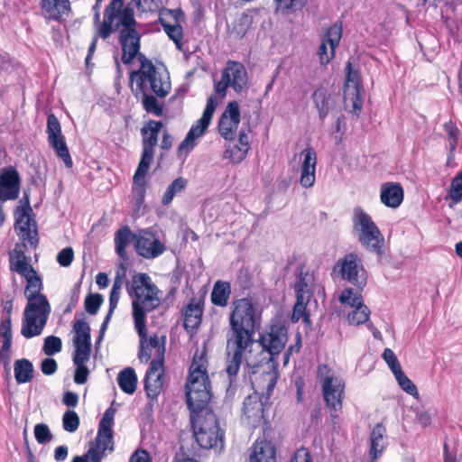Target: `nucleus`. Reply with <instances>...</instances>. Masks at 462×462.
Masks as SVG:
<instances>
[{
	"mask_svg": "<svg viewBox=\"0 0 462 462\" xmlns=\"http://www.w3.org/2000/svg\"><path fill=\"white\" fill-rule=\"evenodd\" d=\"M312 99L319 112V118L323 121L332 106L331 96L326 88H319L314 91Z\"/></svg>",
	"mask_w": 462,
	"mask_h": 462,
	"instance_id": "35",
	"label": "nucleus"
},
{
	"mask_svg": "<svg viewBox=\"0 0 462 462\" xmlns=\"http://www.w3.org/2000/svg\"><path fill=\"white\" fill-rule=\"evenodd\" d=\"M162 341L158 337L157 335H153L147 338L146 345L152 349L156 350V357L154 360H160L161 363L164 362V353H165V337H162Z\"/></svg>",
	"mask_w": 462,
	"mask_h": 462,
	"instance_id": "52",
	"label": "nucleus"
},
{
	"mask_svg": "<svg viewBox=\"0 0 462 462\" xmlns=\"http://www.w3.org/2000/svg\"><path fill=\"white\" fill-rule=\"evenodd\" d=\"M317 377L321 386L326 407L329 410L333 423L337 424L343 406L345 382L327 365H319Z\"/></svg>",
	"mask_w": 462,
	"mask_h": 462,
	"instance_id": "7",
	"label": "nucleus"
},
{
	"mask_svg": "<svg viewBox=\"0 0 462 462\" xmlns=\"http://www.w3.org/2000/svg\"><path fill=\"white\" fill-rule=\"evenodd\" d=\"M247 152L237 143L229 144L224 152V157L232 163H240L246 156Z\"/></svg>",
	"mask_w": 462,
	"mask_h": 462,
	"instance_id": "50",
	"label": "nucleus"
},
{
	"mask_svg": "<svg viewBox=\"0 0 462 462\" xmlns=\"http://www.w3.org/2000/svg\"><path fill=\"white\" fill-rule=\"evenodd\" d=\"M162 27L169 38L174 42L179 49H180V43L183 37L182 27L179 23H162Z\"/></svg>",
	"mask_w": 462,
	"mask_h": 462,
	"instance_id": "54",
	"label": "nucleus"
},
{
	"mask_svg": "<svg viewBox=\"0 0 462 462\" xmlns=\"http://www.w3.org/2000/svg\"><path fill=\"white\" fill-rule=\"evenodd\" d=\"M300 183L302 187L311 188L316 180L317 152L312 147H307L300 152Z\"/></svg>",
	"mask_w": 462,
	"mask_h": 462,
	"instance_id": "23",
	"label": "nucleus"
},
{
	"mask_svg": "<svg viewBox=\"0 0 462 462\" xmlns=\"http://www.w3.org/2000/svg\"><path fill=\"white\" fill-rule=\"evenodd\" d=\"M120 42L122 45V62L124 64H131L135 57L141 54L140 50V34L136 29H122L120 32Z\"/></svg>",
	"mask_w": 462,
	"mask_h": 462,
	"instance_id": "24",
	"label": "nucleus"
},
{
	"mask_svg": "<svg viewBox=\"0 0 462 462\" xmlns=\"http://www.w3.org/2000/svg\"><path fill=\"white\" fill-rule=\"evenodd\" d=\"M162 123L160 121L150 120L142 129V154L139 164L142 167L150 166L153 161L155 146L158 143V136Z\"/></svg>",
	"mask_w": 462,
	"mask_h": 462,
	"instance_id": "17",
	"label": "nucleus"
},
{
	"mask_svg": "<svg viewBox=\"0 0 462 462\" xmlns=\"http://www.w3.org/2000/svg\"><path fill=\"white\" fill-rule=\"evenodd\" d=\"M73 364L88 363L91 353V345H74Z\"/></svg>",
	"mask_w": 462,
	"mask_h": 462,
	"instance_id": "56",
	"label": "nucleus"
},
{
	"mask_svg": "<svg viewBox=\"0 0 462 462\" xmlns=\"http://www.w3.org/2000/svg\"><path fill=\"white\" fill-rule=\"evenodd\" d=\"M346 77L344 86V106L345 109L355 115L359 116L363 107V99L360 96L361 80L357 70L353 69L350 61L347 62Z\"/></svg>",
	"mask_w": 462,
	"mask_h": 462,
	"instance_id": "14",
	"label": "nucleus"
},
{
	"mask_svg": "<svg viewBox=\"0 0 462 462\" xmlns=\"http://www.w3.org/2000/svg\"><path fill=\"white\" fill-rule=\"evenodd\" d=\"M34 437L39 444H45L52 439V434L47 424L39 423L34 426Z\"/></svg>",
	"mask_w": 462,
	"mask_h": 462,
	"instance_id": "58",
	"label": "nucleus"
},
{
	"mask_svg": "<svg viewBox=\"0 0 462 462\" xmlns=\"http://www.w3.org/2000/svg\"><path fill=\"white\" fill-rule=\"evenodd\" d=\"M42 12L45 19L64 21L71 12L69 0H42Z\"/></svg>",
	"mask_w": 462,
	"mask_h": 462,
	"instance_id": "27",
	"label": "nucleus"
},
{
	"mask_svg": "<svg viewBox=\"0 0 462 462\" xmlns=\"http://www.w3.org/2000/svg\"><path fill=\"white\" fill-rule=\"evenodd\" d=\"M339 300L345 306L353 308L363 303V297L359 291L352 288H346L341 291Z\"/></svg>",
	"mask_w": 462,
	"mask_h": 462,
	"instance_id": "48",
	"label": "nucleus"
},
{
	"mask_svg": "<svg viewBox=\"0 0 462 462\" xmlns=\"http://www.w3.org/2000/svg\"><path fill=\"white\" fill-rule=\"evenodd\" d=\"M141 93L143 94L142 104L143 109L149 114L161 116L163 113V104L160 103L152 95L146 94L145 91Z\"/></svg>",
	"mask_w": 462,
	"mask_h": 462,
	"instance_id": "46",
	"label": "nucleus"
},
{
	"mask_svg": "<svg viewBox=\"0 0 462 462\" xmlns=\"http://www.w3.org/2000/svg\"><path fill=\"white\" fill-rule=\"evenodd\" d=\"M310 300V297L303 296L302 294L296 296V302L291 315V321L293 323L302 319L305 324H310V313L307 311V305Z\"/></svg>",
	"mask_w": 462,
	"mask_h": 462,
	"instance_id": "41",
	"label": "nucleus"
},
{
	"mask_svg": "<svg viewBox=\"0 0 462 462\" xmlns=\"http://www.w3.org/2000/svg\"><path fill=\"white\" fill-rule=\"evenodd\" d=\"M226 333V367L230 385L236 380L241 365H255L253 356L255 340L254 335L261 323V311L248 298L232 302Z\"/></svg>",
	"mask_w": 462,
	"mask_h": 462,
	"instance_id": "1",
	"label": "nucleus"
},
{
	"mask_svg": "<svg viewBox=\"0 0 462 462\" xmlns=\"http://www.w3.org/2000/svg\"><path fill=\"white\" fill-rule=\"evenodd\" d=\"M186 186L187 180L184 178L179 177L175 179L166 189L162 199V204L163 206H168L169 204H171L173 198L177 194L182 192L185 189Z\"/></svg>",
	"mask_w": 462,
	"mask_h": 462,
	"instance_id": "44",
	"label": "nucleus"
},
{
	"mask_svg": "<svg viewBox=\"0 0 462 462\" xmlns=\"http://www.w3.org/2000/svg\"><path fill=\"white\" fill-rule=\"evenodd\" d=\"M116 409L109 407L106 410L98 424L97 437L90 442L89 448L82 456H75L71 462H101L106 457V451L115 449L113 440V425Z\"/></svg>",
	"mask_w": 462,
	"mask_h": 462,
	"instance_id": "9",
	"label": "nucleus"
},
{
	"mask_svg": "<svg viewBox=\"0 0 462 462\" xmlns=\"http://www.w3.org/2000/svg\"><path fill=\"white\" fill-rule=\"evenodd\" d=\"M403 189L400 183L385 182L381 185L380 199L388 208H398L403 200Z\"/></svg>",
	"mask_w": 462,
	"mask_h": 462,
	"instance_id": "28",
	"label": "nucleus"
},
{
	"mask_svg": "<svg viewBox=\"0 0 462 462\" xmlns=\"http://www.w3.org/2000/svg\"><path fill=\"white\" fill-rule=\"evenodd\" d=\"M102 302L103 297L101 294H89L85 299V310L88 314L95 315L97 313Z\"/></svg>",
	"mask_w": 462,
	"mask_h": 462,
	"instance_id": "57",
	"label": "nucleus"
},
{
	"mask_svg": "<svg viewBox=\"0 0 462 462\" xmlns=\"http://www.w3.org/2000/svg\"><path fill=\"white\" fill-rule=\"evenodd\" d=\"M0 330V364H3L6 371L10 370L11 346H12V329L10 322L6 320Z\"/></svg>",
	"mask_w": 462,
	"mask_h": 462,
	"instance_id": "31",
	"label": "nucleus"
},
{
	"mask_svg": "<svg viewBox=\"0 0 462 462\" xmlns=\"http://www.w3.org/2000/svg\"><path fill=\"white\" fill-rule=\"evenodd\" d=\"M87 363L74 364L76 366L74 374V382L77 384H83L88 381L89 370L86 365Z\"/></svg>",
	"mask_w": 462,
	"mask_h": 462,
	"instance_id": "64",
	"label": "nucleus"
},
{
	"mask_svg": "<svg viewBox=\"0 0 462 462\" xmlns=\"http://www.w3.org/2000/svg\"><path fill=\"white\" fill-rule=\"evenodd\" d=\"M150 169V166H143L138 164L133 179L132 193L135 206L140 208L144 201L146 193V180L145 176Z\"/></svg>",
	"mask_w": 462,
	"mask_h": 462,
	"instance_id": "30",
	"label": "nucleus"
},
{
	"mask_svg": "<svg viewBox=\"0 0 462 462\" xmlns=\"http://www.w3.org/2000/svg\"><path fill=\"white\" fill-rule=\"evenodd\" d=\"M46 133L49 144L54 149L57 156L63 161L67 168H71L73 162L66 144L65 137L61 134L60 124L53 114L49 115L47 117Z\"/></svg>",
	"mask_w": 462,
	"mask_h": 462,
	"instance_id": "16",
	"label": "nucleus"
},
{
	"mask_svg": "<svg viewBox=\"0 0 462 462\" xmlns=\"http://www.w3.org/2000/svg\"><path fill=\"white\" fill-rule=\"evenodd\" d=\"M217 105L216 96H210L208 98L202 116L191 126L185 139L179 145L180 152L184 149L190 150L194 147L195 140L200 137L208 127Z\"/></svg>",
	"mask_w": 462,
	"mask_h": 462,
	"instance_id": "18",
	"label": "nucleus"
},
{
	"mask_svg": "<svg viewBox=\"0 0 462 462\" xmlns=\"http://www.w3.org/2000/svg\"><path fill=\"white\" fill-rule=\"evenodd\" d=\"M449 197L456 203L462 199V171L452 180Z\"/></svg>",
	"mask_w": 462,
	"mask_h": 462,
	"instance_id": "60",
	"label": "nucleus"
},
{
	"mask_svg": "<svg viewBox=\"0 0 462 462\" xmlns=\"http://www.w3.org/2000/svg\"><path fill=\"white\" fill-rule=\"evenodd\" d=\"M444 129L447 133V146L450 153H453L457 146L459 130L452 121L447 122L444 125Z\"/></svg>",
	"mask_w": 462,
	"mask_h": 462,
	"instance_id": "49",
	"label": "nucleus"
},
{
	"mask_svg": "<svg viewBox=\"0 0 462 462\" xmlns=\"http://www.w3.org/2000/svg\"><path fill=\"white\" fill-rule=\"evenodd\" d=\"M196 441L205 449L223 448L224 431L219 426L216 414L210 410L190 414Z\"/></svg>",
	"mask_w": 462,
	"mask_h": 462,
	"instance_id": "8",
	"label": "nucleus"
},
{
	"mask_svg": "<svg viewBox=\"0 0 462 462\" xmlns=\"http://www.w3.org/2000/svg\"><path fill=\"white\" fill-rule=\"evenodd\" d=\"M137 334L140 337V347L138 351V358L142 362L147 363L152 356V348L147 343V329H146V322L143 323V329L140 330L138 327H134Z\"/></svg>",
	"mask_w": 462,
	"mask_h": 462,
	"instance_id": "47",
	"label": "nucleus"
},
{
	"mask_svg": "<svg viewBox=\"0 0 462 462\" xmlns=\"http://www.w3.org/2000/svg\"><path fill=\"white\" fill-rule=\"evenodd\" d=\"M383 358L388 365L389 368L393 374H396L399 371H402L401 365L394 352L390 348H385L383 353Z\"/></svg>",
	"mask_w": 462,
	"mask_h": 462,
	"instance_id": "61",
	"label": "nucleus"
},
{
	"mask_svg": "<svg viewBox=\"0 0 462 462\" xmlns=\"http://www.w3.org/2000/svg\"><path fill=\"white\" fill-rule=\"evenodd\" d=\"M352 223L359 243L368 251L382 254L384 238L372 217L360 207L354 208Z\"/></svg>",
	"mask_w": 462,
	"mask_h": 462,
	"instance_id": "10",
	"label": "nucleus"
},
{
	"mask_svg": "<svg viewBox=\"0 0 462 462\" xmlns=\"http://www.w3.org/2000/svg\"><path fill=\"white\" fill-rule=\"evenodd\" d=\"M239 123V105L236 101L229 102L218 122L220 134L226 140H233Z\"/></svg>",
	"mask_w": 462,
	"mask_h": 462,
	"instance_id": "21",
	"label": "nucleus"
},
{
	"mask_svg": "<svg viewBox=\"0 0 462 462\" xmlns=\"http://www.w3.org/2000/svg\"><path fill=\"white\" fill-rule=\"evenodd\" d=\"M24 278L27 282L24 290L27 304L23 312L21 334L25 338H32L42 334L51 313V305L47 297L41 293L42 282L36 271Z\"/></svg>",
	"mask_w": 462,
	"mask_h": 462,
	"instance_id": "2",
	"label": "nucleus"
},
{
	"mask_svg": "<svg viewBox=\"0 0 462 462\" xmlns=\"http://www.w3.org/2000/svg\"><path fill=\"white\" fill-rule=\"evenodd\" d=\"M163 363L152 360L144 377V390L149 398H156L162 388Z\"/></svg>",
	"mask_w": 462,
	"mask_h": 462,
	"instance_id": "25",
	"label": "nucleus"
},
{
	"mask_svg": "<svg viewBox=\"0 0 462 462\" xmlns=\"http://www.w3.org/2000/svg\"><path fill=\"white\" fill-rule=\"evenodd\" d=\"M277 5V10L282 11L283 13H292L300 10L304 5L303 0H275Z\"/></svg>",
	"mask_w": 462,
	"mask_h": 462,
	"instance_id": "59",
	"label": "nucleus"
},
{
	"mask_svg": "<svg viewBox=\"0 0 462 462\" xmlns=\"http://www.w3.org/2000/svg\"><path fill=\"white\" fill-rule=\"evenodd\" d=\"M14 378L17 383H26L32 380L34 369L32 362L26 358L18 359L14 364Z\"/></svg>",
	"mask_w": 462,
	"mask_h": 462,
	"instance_id": "37",
	"label": "nucleus"
},
{
	"mask_svg": "<svg viewBox=\"0 0 462 462\" xmlns=\"http://www.w3.org/2000/svg\"><path fill=\"white\" fill-rule=\"evenodd\" d=\"M79 426V417L76 411L68 410L62 416V427L68 432H75Z\"/></svg>",
	"mask_w": 462,
	"mask_h": 462,
	"instance_id": "51",
	"label": "nucleus"
},
{
	"mask_svg": "<svg viewBox=\"0 0 462 462\" xmlns=\"http://www.w3.org/2000/svg\"><path fill=\"white\" fill-rule=\"evenodd\" d=\"M263 379L267 383L265 393L261 395L257 391H254L243 402V414L247 419V422L253 425L259 423L263 419L264 411L263 397L267 401L276 384V374L274 372L264 373Z\"/></svg>",
	"mask_w": 462,
	"mask_h": 462,
	"instance_id": "11",
	"label": "nucleus"
},
{
	"mask_svg": "<svg viewBox=\"0 0 462 462\" xmlns=\"http://www.w3.org/2000/svg\"><path fill=\"white\" fill-rule=\"evenodd\" d=\"M10 270L23 277H27L34 271L23 252H17L15 255L10 256Z\"/></svg>",
	"mask_w": 462,
	"mask_h": 462,
	"instance_id": "39",
	"label": "nucleus"
},
{
	"mask_svg": "<svg viewBox=\"0 0 462 462\" xmlns=\"http://www.w3.org/2000/svg\"><path fill=\"white\" fill-rule=\"evenodd\" d=\"M287 340V328L280 322L271 325L266 331L260 334L255 343H258L261 350L258 355L253 354L256 361L255 365H245V367L248 368V374H256V369L263 363L273 362L274 357L284 349Z\"/></svg>",
	"mask_w": 462,
	"mask_h": 462,
	"instance_id": "6",
	"label": "nucleus"
},
{
	"mask_svg": "<svg viewBox=\"0 0 462 462\" xmlns=\"http://www.w3.org/2000/svg\"><path fill=\"white\" fill-rule=\"evenodd\" d=\"M138 60L140 69L130 73V86L136 81V88L140 92L150 88L157 97H165L171 91L169 73L156 68L143 54H140Z\"/></svg>",
	"mask_w": 462,
	"mask_h": 462,
	"instance_id": "5",
	"label": "nucleus"
},
{
	"mask_svg": "<svg viewBox=\"0 0 462 462\" xmlns=\"http://www.w3.org/2000/svg\"><path fill=\"white\" fill-rule=\"evenodd\" d=\"M20 177L18 171L12 167L4 168L0 172V200L7 201L18 198Z\"/></svg>",
	"mask_w": 462,
	"mask_h": 462,
	"instance_id": "22",
	"label": "nucleus"
},
{
	"mask_svg": "<svg viewBox=\"0 0 462 462\" xmlns=\"http://www.w3.org/2000/svg\"><path fill=\"white\" fill-rule=\"evenodd\" d=\"M30 206L18 207L15 211V231L17 236L31 247L35 248L39 243L37 224L32 217Z\"/></svg>",
	"mask_w": 462,
	"mask_h": 462,
	"instance_id": "15",
	"label": "nucleus"
},
{
	"mask_svg": "<svg viewBox=\"0 0 462 462\" xmlns=\"http://www.w3.org/2000/svg\"><path fill=\"white\" fill-rule=\"evenodd\" d=\"M117 383L124 393L133 394L137 385V376L134 370L131 367L122 370L117 376Z\"/></svg>",
	"mask_w": 462,
	"mask_h": 462,
	"instance_id": "38",
	"label": "nucleus"
},
{
	"mask_svg": "<svg viewBox=\"0 0 462 462\" xmlns=\"http://www.w3.org/2000/svg\"><path fill=\"white\" fill-rule=\"evenodd\" d=\"M127 292L133 300L134 327L142 330L143 323L146 322V313L152 311L160 305L159 290L148 274L139 273L133 276L132 283L127 287Z\"/></svg>",
	"mask_w": 462,
	"mask_h": 462,
	"instance_id": "3",
	"label": "nucleus"
},
{
	"mask_svg": "<svg viewBox=\"0 0 462 462\" xmlns=\"http://www.w3.org/2000/svg\"><path fill=\"white\" fill-rule=\"evenodd\" d=\"M134 15L132 7L125 6L123 8V5L120 6L116 11L117 22L115 24V29L119 28L120 25L123 27L122 29H135L136 21Z\"/></svg>",
	"mask_w": 462,
	"mask_h": 462,
	"instance_id": "42",
	"label": "nucleus"
},
{
	"mask_svg": "<svg viewBox=\"0 0 462 462\" xmlns=\"http://www.w3.org/2000/svg\"><path fill=\"white\" fill-rule=\"evenodd\" d=\"M342 37V26L335 23L330 26L318 50V54L321 64H328L335 56V50L339 44Z\"/></svg>",
	"mask_w": 462,
	"mask_h": 462,
	"instance_id": "20",
	"label": "nucleus"
},
{
	"mask_svg": "<svg viewBox=\"0 0 462 462\" xmlns=\"http://www.w3.org/2000/svg\"><path fill=\"white\" fill-rule=\"evenodd\" d=\"M134 245L137 254L146 259H154L166 250L165 245L149 229H142L136 233Z\"/></svg>",
	"mask_w": 462,
	"mask_h": 462,
	"instance_id": "19",
	"label": "nucleus"
},
{
	"mask_svg": "<svg viewBox=\"0 0 462 462\" xmlns=\"http://www.w3.org/2000/svg\"><path fill=\"white\" fill-rule=\"evenodd\" d=\"M133 241L136 243V234H134L129 226H125L116 231L115 235L116 251L121 258L126 257V246Z\"/></svg>",
	"mask_w": 462,
	"mask_h": 462,
	"instance_id": "36",
	"label": "nucleus"
},
{
	"mask_svg": "<svg viewBox=\"0 0 462 462\" xmlns=\"http://www.w3.org/2000/svg\"><path fill=\"white\" fill-rule=\"evenodd\" d=\"M73 345H91L90 327L85 319H79L74 321Z\"/></svg>",
	"mask_w": 462,
	"mask_h": 462,
	"instance_id": "40",
	"label": "nucleus"
},
{
	"mask_svg": "<svg viewBox=\"0 0 462 462\" xmlns=\"http://www.w3.org/2000/svg\"><path fill=\"white\" fill-rule=\"evenodd\" d=\"M61 339L55 336H49L44 339L42 350L47 356H53L61 351Z\"/></svg>",
	"mask_w": 462,
	"mask_h": 462,
	"instance_id": "55",
	"label": "nucleus"
},
{
	"mask_svg": "<svg viewBox=\"0 0 462 462\" xmlns=\"http://www.w3.org/2000/svg\"><path fill=\"white\" fill-rule=\"evenodd\" d=\"M249 462H275V448L270 441H256Z\"/></svg>",
	"mask_w": 462,
	"mask_h": 462,
	"instance_id": "32",
	"label": "nucleus"
},
{
	"mask_svg": "<svg viewBox=\"0 0 462 462\" xmlns=\"http://www.w3.org/2000/svg\"><path fill=\"white\" fill-rule=\"evenodd\" d=\"M123 5V0H111L109 5L106 6L104 13V21L98 28L97 37L100 36L103 39L108 38L113 30L115 22L116 20V11L120 6Z\"/></svg>",
	"mask_w": 462,
	"mask_h": 462,
	"instance_id": "29",
	"label": "nucleus"
},
{
	"mask_svg": "<svg viewBox=\"0 0 462 462\" xmlns=\"http://www.w3.org/2000/svg\"><path fill=\"white\" fill-rule=\"evenodd\" d=\"M313 284V277L309 273H304L302 270L298 275V280L295 283L294 289L296 296L302 294L306 297H311V288Z\"/></svg>",
	"mask_w": 462,
	"mask_h": 462,
	"instance_id": "45",
	"label": "nucleus"
},
{
	"mask_svg": "<svg viewBox=\"0 0 462 462\" xmlns=\"http://www.w3.org/2000/svg\"><path fill=\"white\" fill-rule=\"evenodd\" d=\"M205 363L202 356L198 360L195 356L189 367L186 383V397L190 414L209 409L208 403L210 400V385Z\"/></svg>",
	"mask_w": 462,
	"mask_h": 462,
	"instance_id": "4",
	"label": "nucleus"
},
{
	"mask_svg": "<svg viewBox=\"0 0 462 462\" xmlns=\"http://www.w3.org/2000/svg\"><path fill=\"white\" fill-rule=\"evenodd\" d=\"M205 300L202 298L192 297L182 310L184 328L193 332L201 324Z\"/></svg>",
	"mask_w": 462,
	"mask_h": 462,
	"instance_id": "26",
	"label": "nucleus"
},
{
	"mask_svg": "<svg viewBox=\"0 0 462 462\" xmlns=\"http://www.w3.org/2000/svg\"><path fill=\"white\" fill-rule=\"evenodd\" d=\"M333 271L343 280L356 286L359 290H363L366 285V271L362 264L361 259L355 253L348 254L340 259Z\"/></svg>",
	"mask_w": 462,
	"mask_h": 462,
	"instance_id": "13",
	"label": "nucleus"
},
{
	"mask_svg": "<svg viewBox=\"0 0 462 462\" xmlns=\"http://www.w3.org/2000/svg\"><path fill=\"white\" fill-rule=\"evenodd\" d=\"M347 312V320L350 325L358 326L369 320L370 310L366 305L361 303Z\"/></svg>",
	"mask_w": 462,
	"mask_h": 462,
	"instance_id": "43",
	"label": "nucleus"
},
{
	"mask_svg": "<svg viewBox=\"0 0 462 462\" xmlns=\"http://www.w3.org/2000/svg\"><path fill=\"white\" fill-rule=\"evenodd\" d=\"M231 295V285L228 282L217 281L213 286L210 300L213 305L226 307Z\"/></svg>",
	"mask_w": 462,
	"mask_h": 462,
	"instance_id": "34",
	"label": "nucleus"
},
{
	"mask_svg": "<svg viewBox=\"0 0 462 462\" xmlns=\"http://www.w3.org/2000/svg\"><path fill=\"white\" fill-rule=\"evenodd\" d=\"M57 262L62 267H68L74 259V252L71 247H65L57 254Z\"/></svg>",
	"mask_w": 462,
	"mask_h": 462,
	"instance_id": "63",
	"label": "nucleus"
},
{
	"mask_svg": "<svg viewBox=\"0 0 462 462\" xmlns=\"http://www.w3.org/2000/svg\"><path fill=\"white\" fill-rule=\"evenodd\" d=\"M248 76L245 66L234 60H228L222 71L221 80L215 84V92L224 97L228 88L241 93L247 88Z\"/></svg>",
	"mask_w": 462,
	"mask_h": 462,
	"instance_id": "12",
	"label": "nucleus"
},
{
	"mask_svg": "<svg viewBox=\"0 0 462 462\" xmlns=\"http://www.w3.org/2000/svg\"><path fill=\"white\" fill-rule=\"evenodd\" d=\"M122 282L116 278L112 286L109 295V309L116 310L119 301Z\"/></svg>",
	"mask_w": 462,
	"mask_h": 462,
	"instance_id": "62",
	"label": "nucleus"
},
{
	"mask_svg": "<svg viewBox=\"0 0 462 462\" xmlns=\"http://www.w3.org/2000/svg\"><path fill=\"white\" fill-rule=\"evenodd\" d=\"M399 385L401 388L413 397H417L419 395L416 385L405 375L403 371H399L396 374H394Z\"/></svg>",
	"mask_w": 462,
	"mask_h": 462,
	"instance_id": "53",
	"label": "nucleus"
},
{
	"mask_svg": "<svg viewBox=\"0 0 462 462\" xmlns=\"http://www.w3.org/2000/svg\"><path fill=\"white\" fill-rule=\"evenodd\" d=\"M385 429L383 425L377 424L372 430L370 435V457L372 462H374L383 453L386 447L384 438Z\"/></svg>",
	"mask_w": 462,
	"mask_h": 462,
	"instance_id": "33",
	"label": "nucleus"
}]
</instances>
